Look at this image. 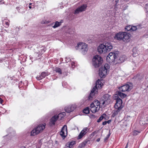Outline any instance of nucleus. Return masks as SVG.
Returning <instances> with one entry per match:
<instances>
[{
	"instance_id": "2eb2a0df",
	"label": "nucleus",
	"mask_w": 148,
	"mask_h": 148,
	"mask_svg": "<svg viewBox=\"0 0 148 148\" xmlns=\"http://www.w3.org/2000/svg\"><path fill=\"white\" fill-rule=\"evenodd\" d=\"M98 89V88L97 86H95L92 89L89 95L88 96V99L90 101L92 100L93 99V96L94 95L95 93V92L97 89Z\"/></svg>"
},
{
	"instance_id": "393cba45",
	"label": "nucleus",
	"mask_w": 148,
	"mask_h": 148,
	"mask_svg": "<svg viewBox=\"0 0 148 148\" xmlns=\"http://www.w3.org/2000/svg\"><path fill=\"white\" fill-rule=\"evenodd\" d=\"M146 119L145 118H142L140 119L139 121V123L141 125L143 126L145 124H147V123L146 122Z\"/></svg>"
},
{
	"instance_id": "6ab92c4d",
	"label": "nucleus",
	"mask_w": 148,
	"mask_h": 148,
	"mask_svg": "<svg viewBox=\"0 0 148 148\" xmlns=\"http://www.w3.org/2000/svg\"><path fill=\"white\" fill-rule=\"evenodd\" d=\"M101 84L102 82L99 79H98L96 81L95 86H97L99 88L101 89L103 86V84Z\"/></svg>"
},
{
	"instance_id": "c9c22d12",
	"label": "nucleus",
	"mask_w": 148,
	"mask_h": 148,
	"mask_svg": "<svg viewBox=\"0 0 148 148\" xmlns=\"http://www.w3.org/2000/svg\"><path fill=\"white\" fill-rule=\"evenodd\" d=\"M61 131H62L64 132L65 131L66 133H67V126L66 125H64L62 127Z\"/></svg>"
},
{
	"instance_id": "09e8293b",
	"label": "nucleus",
	"mask_w": 148,
	"mask_h": 148,
	"mask_svg": "<svg viewBox=\"0 0 148 148\" xmlns=\"http://www.w3.org/2000/svg\"><path fill=\"white\" fill-rule=\"evenodd\" d=\"M62 113H59L58 115H57V116H58V119L59 118V117H61L62 116H63L62 115Z\"/></svg>"
},
{
	"instance_id": "4be33fe9",
	"label": "nucleus",
	"mask_w": 148,
	"mask_h": 148,
	"mask_svg": "<svg viewBox=\"0 0 148 148\" xmlns=\"http://www.w3.org/2000/svg\"><path fill=\"white\" fill-rule=\"evenodd\" d=\"M126 56L125 55H122L119 58V63H122L126 59Z\"/></svg>"
},
{
	"instance_id": "412c9836",
	"label": "nucleus",
	"mask_w": 148,
	"mask_h": 148,
	"mask_svg": "<svg viewBox=\"0 0 148 148\" xmlns=\"http://www.w3.org/2000/svg\"><path fill=\"white\" fill-rule=\"evenodd\" d=\"M106 116H107V115L105 113H103L100 117L99 119L97 120V122H100L103 119L106 120L107 119H106Z\"/></svg>"
},
{
	"instance_id": "f03ea898",
	"label": "nucleus",
	"mask_w": 148,
	"mask_h": 148,
	"mask_svg": "<svg viewBox=\"0 0 148 148\" xmlns=\"http://www.w3.org/2000/svg\"><path fill=\"white\" fill-rule=\"evenodd\" d=\"M75 48L76 50L79 49L83 54H86L88 51V47L87 45L84 42H80L77 45Z\"/></svg>"
},
{
	"instance_id": "338daca9",
	"label": "nucleus",
	"mask_w": 148,
	"mask_h": 148,
	"mask_svg": "<svg viewBox=\"0 0 148 148\" xmlns=\"http://www.w3.org/2000/svg\"><path fill=\"white\" fill-rule=\"evenodd\" d=\"M29 8H30V9H31L32 8V7L31 6H30V5H29Z\"/></svg>"
},
{
	"instance_id": "b1692460",
	"label": "nucleus",
	"mask_w": 148,
	"mask_h": 148,
	"mask_svg": "<svg viewBox=\"0 0 148 148\" xmlns=\"http://www.w3.org/2000/svg\"><path fill=\"white\" fill-rule=\"evenodd\" d=\"M63 22V20H62L60 22L58 21H56L55 22L54 25L53 26V27L54 28H56L61 25V23Z\"/></svg>"
},
{
	"instance_id": "cd10ccee",
	"label": "nucleus",
	"mask_w": 148,
	"mask_h": 148,
	"mask_svg": "<svg viewBox=\"0 0 148 148\" xmlns=\"http://www.w3.org/2000/svg\"><path fill=\"white\" fill-rule=\"evenodd\" d=\"M117 99L116 100V103H115V106L116 107L118 106V103L120 104H122L123 101L119 97H117Z\"/></svg>"
},
{
	"instance_id": "3c124183",
	"label": "nucleus",
	"mask_w": 148,
	"mask_h": 148,
	"mask_svg": "<svg viewBox=\"0 0 148 148\" xmlns=\"http://www.w3.org/2000/svg\"><path fill=\"white\" fill-rule=\"evenodd\" d=\"M130 116H127V117H126L127 119H126V121H128L129 120V119L130 118Z\"/></svg>"
},
{
	"instance_id": "ddd939ff",
	"label": "nucleus",
	"mask_w": 148,
	"mask_h": 148,
	"mask_svg": "<svg viewBox=\"0 0 148 148\" xmlns=\"http://www.w3.org/2000/svg\"><path fill=\"white\" fill-rule=\"evenodd\" d=\"M76 107V105H72L71 106L65 107L64 108V110L66 112L70 113L73 111Z\"/></svg>"
},
{
	"instance_id": "79ce46f5",
	"label": "nucleus",
	"mask_w": 148,
	"mask_h": 148,
	"mask_svg": "<svg viewBox=\"0 0 148 148\" xmlns=\"http://www.w3.org/2000/svg\"><path fill=\"white\" fill-rule=\"evenodd\" d=\"M140 132L138 131L134 130V131L133 134L134 135L136 136Z\"/></svg>"
},
{
	"instance_id": "f3484780",
	"label": "nucleus",
	"mask_w": 148,
	"mask_h": 148,
	"mask_svg": "<svg viewBox=\"0 0 148 148\" xmlns=\"http://www.w3.org/2000/svg\"><path fill=\"white\" fill-rule=\"evenodd\" d=\"M58 119V116L57 115L53 116L50 119L51 125L52 126L55 124V122L57 121Z\"/></svg>"
},
{
	"instance_id": "4d7b16f0",
	"label": "nucleus",
	"mask_w": 148,
	"mask_h": 148,
	"mask_svg": "<svg viewBox=\"0 0 148 148\" xmlns=\"http://www.w3.org/2000/svg\"><path fill=\"white\" fill-rule=\"evenodd\" d=\"M45 51V50L44 49H42L41 50V52L43 53Z\"/></svg>"
},
{
	"instance_id": "9b49d317",
	"label": "nucleus",
	"mask_w": 148,
	"mask_h": 148,
	"mask_svg": "<svg viewBox=\"0 0 148 148\" xmlns=\"http://www.w3.org/2000/svg\"><path fill=\"white\" fill-rule=\"evenodd\" d=\"M124 34L123 35V41L127 42H128L130 41V39L131 36V34L128 32H124Z\"/></svg>"
},
{
	"instance_id": "aec40b11",
	"label": "nucleus",
	"mask_w": 148,
	"mask_h": 148,
	"mask_svg": "<svg viewBox=\"0 0 148 148\" xmlns=\"http://www.w3.org/2000/svg\"><path fill=\"white\" fill-rule=\"evenodd\" d=\"M16 9L19 13H23L25 11V9L22 6L17 7Z\"/></svg>"
},
{
	"instance_id": "0e129e2a",
	"label": "nucleus",
	"mask_w": 148,
	"mask_h": 148,
	"mask_svg": "<svg viewBox=\"0 0 148 148\" xmlns=\"http://www.w3.org/2000/svg\"><path fill=\"white\" fill-rule=\"evenodd\" d=\"M62 86H64V84H65V83H64V82H63L62 83Z\"/></svg>"
},
{
	"instance_id": "473e14b6",
	"label": "nucleus",
	"mask_w": 148,
	"mask_h": 148,
	"mask_svg": "<svg viewBox=\"0 0 148 148\" xmlns=\"http://www.w3.org/2000/svg\"><path fill=\"white\" fill-rule=\"evenodd\" d=\"M110 135H111L110 131V130H109V134L107 135V136H106V137L104 138V142L106 141L109 138V137L110 136Z\"/></svg>"
},
{
	"instance_id": "6e6d98bb",
	"label": "nucleus",
	"mask_w": 148,
	"mask_h": 148,
	"mask_svg": "<svg viewBox=\"0 0 148 148\" xmlns=\"http://www.w3.org/2000/svg\"><path fill=\"white\" fill-rule=\"evenodd\" d=\"M3 102V99L0 97V103H2Z\"/></svg>"
},
{
	"instance_id": "774afa93",
	"label": "nucleus",
	"mask_w": 148,
	"mask_h": 148,
	"mask_svg": "<svg viewBox=\"0 0 148 148\" xmlns=\"http://www.w3.org/2000/svg\"><path fill=\"white\" fill-rule=\"evenodd\" d=\"M32 4V3H29V5L31 6V5Z\"/></svg>"
},
{
	"instance_id": "2f4dec72",
	"label": "nucleus",
	"mask_w": 148,
	"mask_h": 148,
	"mask_svg": "<svg viewBox=\"0 0 148 148\" xmlns=\"http://www.w3.org/2000/svg\"><path fill=\"white\" fill-rule=\"evenodd\" d=\"M98 107H95V108H93L92 110H91V111L92 113H95L96 112H97L99 110V109H97Z\"/></svg>"
},
{
	"instance_id": "de8ad7c7",
	"label": "nucleus",
	"mask_w": 148,
	"mask_h": 148,
	"mask_svg": "<svg viewBox=\"0 0 148 148\" xmlns=\"http://www.w3.org/2000/svg\"><path fill=\"white\" fill-rule=\"evenodd\" d=\"M62 115L63 116H62L61 117V119L62 118H63L64 117V116H65V115H66V113L65 112H63L62 113Z\"/></svg>"
},
{
	"instance_id": "c756f323",
	"label": "nucleus",
	"mask_w": 148,
	"mask_h": 148,
	"mask_svg": "<svg viewBox=\"0 0 148 148\" xmlns=\"http://www.w3.org/2000/svg\"><path fill=\"white\" fill-rule=\"evenodd\" d=\"M131 25H129L126 26L125 28V30L126 31H130L131 32Z\"/></svg>"
},
{
	"instance_id": "0eeeda50",
	"label": "nucleus",
	"mask_w": 148,
	"mask_h": 148,
	"mask_svg": "<svg viewBox=\"0 0 148 148\" xmlns=\"http://www.w3.org/2000/svg\"><path fill=\"white\" fill-rule=\"evenodd\" d=\"M107 52H110L113 47V44L110 42L105 41L103 42Z\"/></svg>"
},
{
	"instance_id": "8fccbe9b",
	"label": "nucleus",
	"mask_w": 148,
	"mask_h": 148,
	"mask_svg": "<svg viewBox=\"0 0 148 148\" xmlns=\"http://www.w3.org/2000/svg\"><path fill=\"white\" fill-rule=\"evenodd\" d=\"M145 8L147 12H148V3L146 5Z\"/></svg>"
},
{
	"instance_id": "c03bdc74",
	"label": "nucleus",
	"mask_w": 148,
	"mask_h": 148,
	"mask_svg": "<svg viewBox=\"0 0 148 148\" xmlns=\"http://www.w3.org/2000/svg\"><path fill=\"white\" fill-rule=\"evenodd\" d=\"M90 140L87 139H86L85 140H84V141L83 142V143H84V144L85 145V146H86V144H87L88 142H90Z\"/></svg>"
},
{
	"instance_id": "052dcab7",
	"label": "nucleus",
	"mask_w": 148,
	"mask_h": 148,
	"mask_svg": "<svg viewBox=\"0 0 148 148\" xmlns=\"http://www.w3.org/2000/svg\"><path fill=\"white\" fill-rule=\"evenodd\" d=\"M128 143H127V144H126V145L125 146V148H127V147H128Z\"/></svg>"
},
{
	"instance_id": "f257e3e1",
	"label": "nucleus",
	"mask_w": 148,
	"mask_h": 148,
	"mask_svg": "<svg viewBox=\"0 0 148 148\" xmlns=\"http://www.w3.org/2000/svg\"><path fill=\"white\" fill-rule=\"evenodd\" d=\"M103 59L99 55H96L94 56L92 59V64L95 68L99 67L102 64Z\"/></svg>"
},
{
	"instance_id": "5701e85b",
	"label": "nucleus",
	"mask_w": 148,
	"mask_h": 148,
	"mask_svg": "<svg viewBox=\"0 0 148 148\" xmlns=\"http://www.w3.org/2000/svg\"><path fill=\"white\" fill-rule=\"evenodd\" d=\"M76 142L75 141H72L71 142L69 141L66 143V145L69 147V148H72L73 146L75 144Z\"/></svg>"
},
{
	"instance_id": "13d9d810",
	"label": "nucleus",
	"mask_w": 148,
	"mask_h": 148,
	"mask_svg": "<svg viewBox=\"0 0 148 148\" xmlns=\"http://www.w3.org/2000/svg\"><path fill=\"white\" fill-rule=\"evenodd\" d=\"M71 60L69 58H68V59H67V60H65V61H66V62H69V61H70Z\"/></svg>"
},
{
	"instance_id": "20e7f679",
	"label": "nucleus",
	"mask_w": 148,
	"mask_h": 148,
	"mask_svg": "<svg viewBox=\"0 0 148 148\" xmlns=\"http://www.w3.org/2000/svg\"><path fill=\"white\" fill-rule=\"evenodd\" d=\"M119 52L118 51L113 52H110L106 58V59L110 62H113L117 58L118 56Z\"/></svg>"
},
{
	"instance_id": "7c9ffc66",
	"label": "nucleus",
	"mask_w": 148,
	"mask_h": 148,
	"mask_svg": "<svg viewBox=\"0 0 148 148\" xmlns=\"http://www.w3.org/2000/svg\"><path fill=\"white\" fill-rule=\"evenodd\" d=\"M118 105V106L117 107L115 106V104L114 105V107L115 109H118L119 108H121V110L123 107V106L122 105V104H120V103H118L117 104Z\"/></svg>"
},
{
	"instance_id": "6e6552de",
	"label": "nucleus",
	"mask_w": 148,
	"mask_h": 148,
	"mask_svg": "<svg viewBox=\"0 0 148 148\" xmlns=\"http://www.w3.org/2000/svg\"><path fill=\"white\" fill-rule=\"evenodd\" d=\"M87 7V5L86 4H83L76 9L75 11L74 14H78L80 12L84 11Z\"/></svg>"
},
{
	"instance_id": "ea45409f",
	"label": "nucleus",
	"mask_w": 148,
	"mask_h": 148,
	"mask_svg": "<svg viewBox=\"0 0 148 148\" xmlns=\"http://www.w3.org/2000/svg\"><path fill=\"white\" fill-rule=\"evenodd\" d=\"M90 107L92 109L93 108H95L96 107L95 104L94 102L93 101L90 104Z\"/></svg>"
},
{
	"instance_id": "a18cd8bd",
	"label": "nucleus",
	"mask_w": 148,
	"mask_h": 148,
	"mask_svg": "<svg viewBox=\"0 0 148 148\" xmlns=\"http://www.w3.org/2000/svg\"><path fill=\"white\" fill-rule=\"evenodd\" d=\"M114 96L113 97L114 99V100H115L117 99V97H119V96L118 95H116V94L114 95Z\"/></svg>"
},
{
	"instance_id": "e2e57ef3",
	"label": "nucleus",
	"mask_w": 148,
	"mask_h": 148,
	"mask_svg": "<svg viewBox=\"0 0 148 148\" xmlns=\"http://www.w3.org/2000/svg\"><path fill=\"white\" fill-rule=\"evenodd\" d=\"M75 64L74 62H73L72 63V67H73V65H74V64Z\"/></svg>"
},
{
	"instance_id": "69168bd1",
	"label": "nucleus",
	"mask_w": 148,
	"mask_h": 148,
	"mask_svg": "<svg viewBox=\"0 0 148 148\" xmlns=\"http://www.w3.org/2000/svg\"><path fill=\"white\" fill-rule=\"evenodd\" d=\"M29 58L30 60H31L32 58L31 56H29Z\"/></svg>"
},
{
	"instance_id": "bb28decb",
	"label": "nucleus",
	"mask_w": 148,
	"mask_h": 148,
	"mask_svg": "<svg viewBox=\"0 0 148 148\" xmlns=\"http://www.w3.org/2000/svg\"><path fill=\"white\" fill-rule=\"evenodd\" d=\"M94 102L95 106H97V107L98 106H99V108L98 109H99L100 108V104L101 103H102V101H101V100L100 101H99L97 99H95L94 100Z\"/></svg>"
},
{
	"instance_id": "e433bc0d",
	"label": "nucleus",
	"mask_w": 148,
	"mask_h": 148,
	"mask_svg": "<svg viewBox=\"0 0 148 148\" xmlns=\"http://www.w3.org/2000/svg\"><path fill=\"white\" fill-rule=\"evenodd\" d=\"M89 116L91 119H95L97 118V116H95L92 114H90Z\"/></svg>"
},
{
	"instance_id": "f8f14e48",
	"label": "nucleus",
	"mask_w": 148,
	"mask_h": 148,
	"mask_svg": "<svg viewBox=\"0 0 148 148\" xmlns=\"http://www.w3.org/2000/svg\"><path fill=\"white\" fill-rule=\"evenodd\" d=\"M107 70L106 68H103L102 67H100L99 70V75L101 77H105V74L107 73Z\"/></svg>"
},
{
	"instance_id": "c85d7f7f",
	"label": "nucleus",
	"mask_w": 148,
	"mask_h": 148,
	"mask_svg": "<svg viewBox=\"0 0 148 148\" xmlns=\"http://www.w3.org/2000/svg\"><path fill=\"white\" fill-rule=\"evenodd\" d=\"M89 108L87 107L85 108L83 110V112L86 114H88L89 113Z\"/></svg>"
},
{
	"instance_id": "a19ab883",
	"label": "nucleus",
	"mask_w": 148,
	"mask_h": 148,
	"mask_svg": "<svg viewBox=\"0 0 148 148\" xmlns=\"http://www.w3.org/2000/svg\"><path fill=\"white\" fill-rule=\"evenodd\" d=\"M85 146V145L84 143V144L83 142L79 144V147L80 148H82L84 147Z\"/></svg>"
},
{
	"instance_id": "58836bf2",
	"label": "nucleus",
	"mask_w": 148,
	"mask_h": 148,
	"mask_svg": "<svg viewBox=\"0 0 148 148\" xmlns=\"http://www.w3.org/2000/svg\"><path fill=\"white\" fill-rule=\"evenodd\" d=\"M103 68H106V70H107L109 69L110 68V65L108 64H106L103 66Z\"/></svg>"
},
{
	"instance_id": "5fc2aeb1",
	"label": "nucleus",
	"mask_w": 148,
	"mask_h": 148,
	"mask_svg": "<svg viewBox=\"0 0 148 148\" xmlns=\"http://www.w3.org/2000/svg\"><path fill=\"white\" fill-rule=\"evenodd\" d=\"M111 121V120L110 119V120H108V121H106V122H107V123H108V124H109L110 123Z\"/></svg>"
},
{
	"instance_id": "4468645a",
	"label": "nucleus",
	"mask_w": 148,
	"mask_h": 148,
	"mask_svg": "<svg viewBox=\"0 0 148 148\" xmlns=\"http://www.w3.org/2000/svg\"><path fill=\"white\" fill-rule=\"evenodd\" d=\"M88 129L87 127H85L83 128L79 134L77 139H79L82 138L83 136L86 134L87 132L88 131Z\"/></svg>"
},
{
	"instance_id": "7ed1b4c3",
	"label": "nucleus",
	"mask_w": 148,
	"mask_h": 148,
	"mask_svg": "<svg viewBox=\"0 0 148 148\" xmlns=\"http://www.w3.org/2000/svg\"><path fill=\"white\" fill-rule=\"evenodd\" d=\"M46 125L45 123H44V124L39 125L36 127L32 130L31 133V135L34 136L37 135L41 131L45 129Z\"/></svg>"
},
{
	"instance_id": "f704fd0d",
	"label": "nucleus",
	"mask_w": 148,
	"mask_h": 148,
	"mask_svg": "<svg viewBox=\"0 0 148 148\" xmlns=\"http://www.w3.org/2000/svg\"><path fill=\"white\" fill-rule=\"evenodd\" d=\"M55 71L57 73H58L60 74H62V71L60 68H57L55 69Z\"/></svg>"
},
{
	"instance_id": "603ef678",
	"label": "nucleus",
	"mask_w": 148,
	"mask_h": 148,
	"mask_svg": "<svg viewBox=\"0 0 148 148\" xmlns=\"http://www.w3.org/2000/svg\"><path fill=\"white\" fill-rule=\"evenodd\" d=\"M116 114L114 112L112 114L111 117H114L116 115Z\"/></svg>"
},
{
	"instance_id": "680f3d73",
	"label": "nucleus",
	"mask_w": 148,
	"mask_h": 148,
	"mask_svg": "<svg viewBox=\"0 0 148 148\" xmlns=\"http://www.w3.org/2000/svg\"><path fill=\"white\" fill-rule=\"evenodd\" d=\"M55 143L56 144H59V143H58V141H56L55 142Z\"/></svg>"
},
{
	"instance_id": "a878e982",
	"label": "nucleus",
	"mask_w": 148,
	"mask_h": 148,
	"mask_svg": "<svg viewBox=\"0 0 148 148\" xmlns=\"http://www.w3.org/2000/svg\"><path fill=\"white\" fill-rule=\"evenodd\" d=\"M141 26V25H139L137 26H131V32L135 31L136 30L139 29H141L142 28Z\"/></svg>"
},
{
	"instance_id": "423d86ee",
	"label": "nucleus",
	"mask_w": 148,
	"mask_h": 148,
	"mask_svg": "<svg viewBox=\"0 0 148 148\" xmlns=\"http://www.w3.org/2000/svg\"><path fill=\"white\" fill-rule=\"evenodd\" d=\"M132 86V84L129 83V84H125L118 87V88L119 90L122 91V92H129L132 89L133 87Z\"/></svg>"
},
{
	"instance_id": "864d4df0",
	"label": "nucleus",
	"mask_w": 148,
	"mask_h": 148,
	"mask_svg": "<svg viewBox=\"0 0 148 148\" xmlns=\"http://www.w3.org/2000/svg\"><path fill=\"white\" fill-rule=\"evenodd\" d=\"M107 123L106 121H105L102 123V125H106Z\"/></svg>"
},
{
	"instance_id": "39448f33",
	"label": "nucleus",
	"mask_w": 148,
	"mask_h": 148,
	"mask_svg": "<svg viewBox=\"0 0 148 148\" xmlns=\"http://www.w3.org/2000/svg\"><path fill=\"white\" fill-rule=\"evenodd\" d=\"M111 97V95L108 94H104L101 98V101H102V104L108 105L110 103Z\"/></svg>"
},
{
	"instance_id": "37998d69",
	"label": "nucleus",
	"mask_w": 148,
	"mask_h": 148,
	"mask_svg": "<svg viewBox=\"0 0 148 148\" xmlns=\"http://www.w3.org/2000/svg\"><path fill=\"white\" fill-rule=\"evenodd\" d=\"M97 133V132L96 131H94V132H92L91 134L90 135V137H93L94 135Z\"/></svg>"
},
{
	"instance_id": "49530a36",
	"label": "nucleus",
	"mask_w": 148,
	"mask_h": 148,
	"mask_svg": "<svg viewBox=\"0 0 148 148\" xmlns=\"http://www.w3.org/2000/svg\"><path fill=\"white\" fill-rule=\"evenodd\" d=\"M5 24L6 25V26L5 27H8L9 26V23L8 22H5Z\"/></svg>"
},
{
	"instance_id": "1a4fd4ad",
	"label": "nucleus",
	"mask_w": 148,
	"mask_h": 148,
	"mask_svg": "<svg viewBox=\"0 0 148 148\" xmlns=\"http://www.w3.org/2000/svg\"><path fill=\"white\" fill-rule=\"evenodd\" d=\"M97 51L99 54L105 53H107L103 43L100 44L98 47Z\"/></svg>"
},
{
	"instance_id": "a211bd4d",
	"label": "nucleus",
	"mask_w": 148,
	"mask_h": 148,
	"mask_svg": "<svg viewBox=\"0 0 148 148\" xmlns=\"http://www.w3.org/2000/svg\"><path fill=\"white\" fill-rule=\"evenodd\" d=\"M122 91H117L116 92V95H118L121 99H123L125 98L127 95L121 92Z\"/></svg>"
},
{
	"instance_id": "bf43d9fd",
	"label": "nucleus",
	"mask_w": 148,
	"mask_h": 148,
	"mask_svg": "<svg viewBox=\"0 0 148 148\" xmlns=\"http://www.w3.org/2000/svg\"><path fill=\"white\" fill-rule=\"evenodd\" d=\"M100 138H98L96 140L97 142H99L100 140Z\"/></svg>"
},
{
	"instance_id": "9d476101",
	"label": "nucleus",
	"mask_w": 148,
	"mask_h": 148,
	"mask_svg": "<svg viewBox=\"0 0 148 148\" xmlns=\"http://www.w3.org/2000/svg\"><path fill=\"white\" fill-rule=\"evenodd\" d=\"M124 34V32H120L116 34L114 36V38L115 39L117 40H123Z\"/></svg>"
},
{
	"instance_id": "4c0bfd02",
	"label": "nucleus",
	"mask_w": 148,
	"mask_h": 148,
	"mask_svg": "<svg viewBox=\"0 0 148 148\" xmlns=\"http://www.w3.org/2000/svg\"><path fill=\"white\" fill-rule=\"evenodd\" d=\"M116 110H114V113H115L116 115L120 111L121 109V108H119L118 109H116Z\"/></svg>"
},
{
	"instance_id": "dca6fc26",
	"label": "nucleus",
	"mask_w": 148,
	"mask_h": 148,
	"mask_svg": "<svg viewBox=\"0 0 148 148\" xmlns=\"http://www.w3.org/2000/svg\"><path fill=\"white\" fill-rule=\"evenodd\" d=\"M49 74L48 72H43L41 73L40 75L39 76L36 77V79L38 80L42 79L46 76L48 75Z\"/></svg>"
},
{
	"instance_id": "72a5a7b5",
	"label": "nucleus",
	"mask_w": 148,
	"mask_h": 148,
	"mask_svg": "<svg viewBox=\"0 0 148 148\" xmlns=\"http://www.w3.org/2000/svg\"><path fill=\"white\" fill-rule=\"evenodd\" d=\"M60 135L62 137L63 139H64L66 137V136L65 135V132L61 131L60 132Z\"/></svg>"
}]
</instances>
